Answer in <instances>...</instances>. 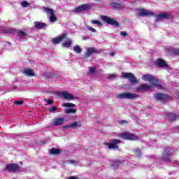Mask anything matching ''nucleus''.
Returning a JSON list of instances; mask_svg holds the SVG:
<instances>
[{
  "mask_svg": "<svg viewBox=\"0 0 179 179\" xmlns=\"http://www.w3.org/2000/svg\"><path fill=\"white\" fill-rule=\"evenodd\" d=\"M6 169L8 171H11V173H15V171H17V170H19V165L16 164H8L6 166Z\"/></svg>",
  "mask_w": 179,
  "mask_h": 179,
  "instance_id": "obj_13",
  "label": "nucleus"
},
{
  "mask_svg": "<svg viewBox=\"0 0 179 179\" xmlns=\"http://www.w3.org/2000/svg\"><path fill=\"white\" fill-rule=\"evenodd\" d=\"M119 136L122 139H126L127 141H138L139 139L138 136L129 133L120 134Z\"/></svg>",
  "mask_w": 179,
  "mask_h": 179,
  "instance_id": "obj_5",
  "label": "nucleus"
},
{
  "mask_svg": "<svg viewBox=\"0 0 179 179\" xmlns=\"http://www.w3.org/2000/svg\"><path fill=\"white\" fill-rule=\"evenodd\" d=\"M173 52V54H176V55H179V49H174Z\"/></svg>",
  "mask_w": 179,
  "mask_h": 179,
  "instance_id": "obj_38",
  "label": "nucleus"
},
{
  "mask_svg": "<svg viewBox=\"0 0 179 179\" xmlns=\"http://www.w3.org/2000/svg\"><path fill=\"white\" fill-rule=\"evenodd\" d=\"M29 3H27V1H23L22 3V6L23 7V8H27V6H29Z\"/></svg>",
  "mask_w": 179,
  "mask_h": 179,
  "instance_id": "obj_35",
  "label": "nucleus"
},
{
  "mask_svg": "<svg viewBox=\"0 0 179 179\" xmlns=\"http://www.w3.org/2000/svg\"><path fill=\"white\" fill-rule=\"evenodd\" d=\"M110 5L112 8H120V6H121V4L120 3H117L115 1L111 2Z\"/></svg>",
  "mask_w": 179,
  "mask_h": 179,
  "instance_id": "obj_27",
  "label": "nucleus"
},
{
  "mask_svg": "<svg viewBox=\"0 0 179 179\" xmlns=\"http://www.w3.org/2000/svg\"><path fill=\"white\" fill-rule=\"evenodd\" d=\"M94 1H100V0H94Z\"/></svg>",
  "mask_w": 179,
  "mask_h": 179,
  "instance_id": "obj_48",
  "label": "nucleus"
},
{
  "mask_svg": "<svg viewBox=\"0 0 179 179\" xmlns=\"http://www.w3.org/2000/svg\"><path fill=\"white\" fill-rule=\"evenodd\" d=\"M89 9H90V3L83 4L74 9V13H80V12H85V10H89Z\"/></svg>",
  "mask_w": 179,
  "mask_h": 179,
  "instance_id": "obj_9",
  "label": "nucleus"
},
{
  "mask_svg": "<svg viewBox=\"0 0 179 179\" xmlns=\"http://www.w3.org/2000/svg\"><path fill=\"white\" fill-rule=\"evenodd\" d=\"M44 101H46L48 104H50V105L53 104V102L52 101H51V99H45Z\"/></svg>",
  "mask_w": 179,
  "mask_h": 179,
  "instance_id": "obj_37",
  "label": "nucleus"
},
{
  "mask_svg": "<svg viewBox=\"0 0 179 179\" xmlns=\"http://www.w3.org/2000/svg\"><path fill=\"white\" fill-rule=\"evenodd\" d=\"M121 78L123 79H128L131 83H139V81L131 73H122Z\"/></svg>",
  "mask_w": 179,
  "mask_h": 179,
  "instance_id": "obj_6",
  "label": "nucleus"
},
{
  "mask_svg": "<svg viewBox=\"0 0 179 179\" xmlns=\"http://www.w3.org/2000/svg\"><path fill=\"white\" fill-rule=\"evenodd\" d=\"M87 29L90 30V31H92V33H96V29L92 27H88Z\"/></svg>",
  "mask_w": 179,
  "mask_h": 179,
  "instance_id": "obj_33",
  "label": "nucleus"
},
{
  "mask_svg": "<svg viewBox=\"0 0 179 179\" xmlns=\"http://www.w3.org/2000/svg\"><path fill=\"white\" fill-rule=\"evenodd\" d=\"M109 55L114 57V55H115V52H110Z\"/></svg>",
  "mask_w": 179,
  "mask_h": 179,
  "instance_id": "obj_43",
  "label": "nucleus"
},
{
  "mask_svg": "<svg viewBox=\"0 0 179 179\" xmlns=\"http://www.w3.org/2000/svg\"><path fill=\"white\" fill-rule=\"evenodd\" d=\"M59 96L62 99H64V100H73V99H75V96H73V95L66 91L59 92Z\"/></svg>",
  "mask_w": 179,
  "mask_h": 179,
  "instance_id": "obj_11",
  "label": "nucleus"
},
{
  "mask_svg": "<svg viewBox=\"0 0 179 179\" xmlns=\"http://www.w3.org/2000/svg\"><path fill=\"white\" fill-rule=\"evenodd\" d=\"M24 38H26V32L22 30L17 31V40L18 41H24Z\"/></svg>",
  "mask_w": 179,
  "mask_h": 179,
  "instance_id": "obj_15",
  "label": "nucleus"
},
{
  "mask_svg": "<svg viewBox=\"0 0 179 179\" xmlns=\"http://www.w3.org/2000/svg\"><path fill=\"white\" fill-rule=\"evenodd\" d=\"M120 36H122V37L127 36V31H121Z\"/></svg>",
  "mask_w": 179,
  "mask_h": 179,
  "instance_id": "obj_40",
  "label": "nucleus"
},
{
  "mask_svg": "<svg viewBox=\"0 0 179 179\" xmlns=\"http://www.w3.org/2000/svg\"><path fill=\"white\" fill-rule=\"evenodd\" d=\"M145 82H149L152 85L148 84H143L136 88L137 92H143V90H149L152 86L158 89V90H164L165 87L163 85H159V79L152 75L143 74L141 77Z\"/></svg>",
  "mask_w": 179,
  "mask_h": 179,
  "instance_id": "obj_1",
  "label": "nucleus"
},
{
  "mask_svg": "<svg viewBox=\"0 0 179 179\" xmlns=\"http://www.w3.org/2000/svg\"><path fill=\"white\" fill-rule=\"evenodd\" d=\"M57 107L52 106L50 109H49V113H54V111H57Z\"/></svg>",
  "mask_w": 179,
  "mask_h": 179,
  "instance_id": "obj_31",
  "label": "nucleus"
},
{
  "mask_svg": "<svg viewBox=\"0 0 179 179\" xmlns=\"http://www.w3.org/2000/svg\"><path fill=\"white\" fill-rule=\"evenodd\" d=\"M93 52H96V50H94V48H90L88 49H87L84 57L85 58H89V57H91L92 54H93Z\"/></svg>",
  "mask_w": 179,
  "mask_h": 179,
  "instance_id": "obj_18",
  "label": "nucleus"
},
{
  "mask_svg": "<svg viewBox=\"0 0 179 179\" xmlns=\"http://www.w3.org/2000/svg\"><path fill=\"white\" fill-rule=\"evenodd\" d=\"M72 45V40L71 39H67L66 42L62 43L63 47L65 48H69V47H71Z\"/></svg>",
  "mask_w": 179,
  "mask_h": 179,
  "instance_id": "obj_22",
  "label": "nucleus"
},
{
  "mask_svg": "<svg viewBox=\"0 0 179 179\" xmlns=\"http://www.w3.org/2000/svg\"><path fill=\"white\" fill-rule=\"evenodd\" d=\"M50 155H59L61 153V150L59 149H51L50 152Z\"/></svg>",
  "mask_w": 179,
  "mask_h": 179,
  "instance_id": "obj_25",
  "label": "nucleus"
},
{
  "mask_svg": "<svg viewBox=\"0 0 179 179\" xmlns=\"http://www.w3.org/2000/svg\"><path fill=\"white\" fill-rule=\"evenodd\" d=\"M44 12L48 15H50V22H55L57 20V17L54 15V10L50 8L44 7Z\"/></svg>",
  "mask_w": 179,
  "mask_h": 179,
  "instance_id": "obj_10",
  "label": "nucleus"
},
{
  "mask_svg": "<svg viewBox=\"0 0 179 179\" xmlns=\"http://www.w3.org/2000/svg\"><path fill=\"white\" fill-rule=\"evenodd\" d=\"M68 179H79V178H78L76 176H70L68 178Z\"/></svg>",
  "mask_w": 179,
  "mask_h": 179,
  "instance_id": "obj_42",
  "label": "nucleus"
},
{
  "mask_svg": "<svg viewBox=\"0 0 179 179\" xmlns=\"http://www.w3.org/2000/svg\"><path fill=\"white\" fill-rule=\"evenodd\" d=\"M156 64L159 67L167 66V64H166V62H164V60L162 59H157Z\"/></svg>",
  "mask_w": 179,
  "mask_h": 179,
  "instance_id": "obj_21",
  "label": "nucleus"
},
{
  "mask_svg": "<svg viewBox=\"0 0 179 179\" xmlns=\"http://www.w3.org/2000/svg\"><path fill=\"white\" fill-rule=\"evenodd\" d=\"M62 107L70 108L64 109V112L66 114H76V109H75V107H76V105H75L72 103H64L62 104Z\"/></svg>",
  "mask_w": 179,
  "mask_h": 179,
  "instance_id": "obj_3",
  "label": "nucleus"
},
{
  "mask_svg": "<svg viewBox=\"0 0 179 179\" xmlns=\"http://www.w3.org/2000/svg\"><path fill=\"white\" fill-rule=\"evenodd\" d=\"M162 19H170V15H169L168 13H161L159 14Z\"/></svg>",
  "mask_w": 179,
  "mask_h": 179,
  "instance_id": "obj_28",
  "label": "nucleus"
},
{
  "mask_svg": "<svg viewBox=\"0 0 179 179\" xmlns=\"http://www.w3.org/2000/svg\"><path fill=\"white\" fill-rule=\"evenodd\" d=\"M22 73L26 76H34L36 75L34 71L30 69H24Z\"/></svg>",
  "mask_w": 179,
  "mask_h": 179,
  "instance_id": "obj_17",
  "label": "nucleus"
},
{
  "mask_svg": "<svg viewBox=\"0 0 179 179\" xmlns=\"http://www.w3.org/2000/svg\"><path fill=\"white\" fill-rule=\"evenodd\" d=\"M34 26L36 27V29H37L38 30H40L41 29H44V27H45L47 26V24H45V23L44 22H34Z\"/></svg>",
  "mask_w": 179,
  "mask_h": 179,
  "instance_id": "obj_19",
  "label": "nucleus"
},
{
  "mask_svg": "<svg viewBox=\"0 0 179 179\" xmlns=\"http://www.w3.org/2000/svg\"><path fill=\"white\" fill-rule=\"evenodd\" d=\"M73 50L74 52H76L77 54H80L82 52V48H80L79 45L73 47Z\"/></svg>",
  "mask_w": 179,
  "mask_h": 179,
  "instance_id": "obj_24",
  "label": "nucleus"
},
{
  "mask_svg": "<svg viewBox=\"0 0 179 179\" xmlns=\"http://www.w3.org/2000/svg\"><path fill=\"white\" fill-rule=\"evenodd\" d=\"M95 71H96V67H90V73H94Z\"/></svg>",
  "mask_w": 179,
  "mask_h": 179,
  "instance_id": "obj_36",
  "label": "nucleus"
},
{
  "mask_svg": "<svg viewBox=\"0 0 179 179\" xmlns=\"http://www.w3.org/2000/svg\"><path fill=\"white\" fill-rule=\"evenodd\" d=\"M64 124V118L63 117H56L53 120L52 124L55 127H58L59 125H62Z\"/></svg>",
  "mask_w": 179,
  "mask_h": 179,
  "instance_id": "obj_16",
  "label": "nucleus"
},
{
  "mask_svg": "<svg viewBox=\"0 0 179 179\" xmlns=\"http://www.w3.org/2000/svg\"><path fill=\"white\" fill-rule=\"evenodd\" d=\"M115 78H117V75L115 74H110L108 77L109 79H115Z\"/></svg>",
  "mask_w": 179,
  "mask_h": 179,
  "instance_id": "obj_32",
  "label": "nucleus"
},
{
  "mask_svg": "<svg viewBox=\"0 0 179 179\" xmlns=\"http://www.w3.org/2000/svg\"><path fill=\"white\" fill-rule=\"evenodd\" d=\"M168 117L169 120H171V121H174V120H177V115L174 113H169L168 115Z\"/></svg>",
  "mask_w": 179,
  "mask_h": 179,
  "instance_id": "obj_26",
  "label": "nucleus"
},
{
  "mask_svg": "<svg viewBox=\"0 0 179 179\" xmlns=\"http://www.w3.org/2000/svg\"><path fill=\"white\" fill-rule=\"evenodd\" d=\"M154 96L155 97L156 100H166L167 99V95L164 94H155Z\"/></svg>",
  "mask_w": 179,
  "mask_h": 179,
  "instance_id": "obj_20",
  "label": "nucleus"
},
{
  "mask_svg": "<svg viewBox=\"0 0 179 179\" xmlns=\"http://www.w3.org/2000/svg\"><path fill=\"white\" fill-rule=\"evenodd\" d=\"M120 143H121V141L118 139H110V143H104V145L108 146V149L115 150V149H119L118 144Z\"/></svg>",
  "mask_w": 179,
  "mask_h": 179,
  "instance_id": "obj_4",
  "label": "nucleus"
},
{
  "mask_svg": "<svg viewBox=\"0 0 179 179\" xmlns=\"http://www.w3.org/2000/svg\"><path fill=\"white\" fill-rule=\"evenodd\" d=\"M92 23L93 24H97V26H99V27H101V26H103V24H101V22L98 20H92Z\"/></svg>",
  "mask_w": 179,
  "mask_h": 179,
  "instance_id": "obj_29",
  "label": "nucleus"
},
{
  "mask_svg": "<svg viewBox=\"0 0 179 179\" xmlns=\"http://www.w3.org/2000/svg\"><path fill=\"white\" fill-rule=\"evenodd\" d=\"M64 128H71L70 124H66V125L64 127Z\"/></svg>",
  "mask_w": 179,
  "mask_h": 179,
  "instance_id": "obj_44",
  "label": "nucleus"
},
{
  "mask_svg": "<svg viewBox=\"0 0 179 179\" xmlns=\"http://www.w3.org/2000/svg\"><path fill=\"white\" fill-rule=\"evenodd\" d=\"M14 89H16V87H14Z\"/></svg>",
  "mask_w": 179,
  "mask_h": 179,
  "instance_id": "obj_47",
  "label": "nucleus"
},
{
  "mask_svg": "<svg viewBox=\"0 0 179 179\" xmlns=\"http://www.w3.org/2000/svg\"><path fill=\"white\" fill-rule=\"evenodd\" d=\"M101 19L103 22H105V23H108V24H113V26H116V27L120 26V24L117 21L114 19L110 18L108 16L102 15L101 16Z\"/></svg>",
  "mask_w": 179,
  "mask_h": 179,
  "instance_id": "obj_7",
  "label": "nucleus"
},
{
  "mask_svg": "<svg viewBox=\"0 0 179 179\" xmlns=\"http://www.w3.org/2000/svg\"><path fill=\"white\" fill-rule=\"evenodd\" d=\"M117 99H120V100H135V99H138L139 95L134 93L129 92H123L117 94Z\"/></svg>",
  "mask_w": 179,
  "mask_h": 179,
  "instance_id": "obj_2",
  "label": "nucleus"
},
{
  "mask_svg": "<svg viewBox=\"0 0 179 179\" xmlns=\"http://www.w3.org/2000/svg\"><path fill=\"white\" fill-rule=\"evenodd\" d=\"M66 37V34H63L59 35L58 37L53 38L52 40V44H55V45H57V44H59L62 40H64Z\"/></svg>",
  "mask_w": 179,
  "mask_h": 179,
  "instance_id": "obj_12",
  "label": "nucleus"
},
{
  "mask_svg": "<svg viewBox=\"0 0 179 179\" xmlns=\"http://www.w3.org/2000/svg\"><path fill=\"white\" fill-rule=\"evenodd\" d=\"M162 20V16H160V14L157 15V17H156L157 22H158V20Z\"/></svg>",
  "mask_w": 179,
  "mask_h": 179,
  "instance_id": "obj_41",
  "label": "nucleus"
},
{
  "mask_svg": "<svg viewBox=\"0 0 179 179\" xmlns=\"http://www.w3.org/2000/svg\"><path fill=\"white\" fill-rule=\"evenodd\" d=\"M14 103L15 104H17V106H22V104H23V101H15Z\"/></svg>",
  "mask_w": 179,
  "mask_h": 179,
  "instance_id": "obj_34",
  "label": "nucleus"
},
{
  "mask_svg": "<svg viewBox=\"0 0 179 179\" xmlns=\"http://www.w3.org/2000/svg\"><path fill=\"white\" fill-rule=\"evenodd\" d=\"M134 153H135L136 156H137V157H141V150L136 149L134 150Z\"/></svg>",
  "mask_w": 179,
  "mask_h": 179,
  "instance_id": "obj_30",
  "label": "nucleus"
},
{
  "mask_svg": "<svg viewBox=\"0 0 179 179\" xmlns=\"http://www.w3.org/2000/svg\"><path fill=\"white\" fill-rule=\"evenodd\" d=\"M68 163H70V164H76V163H78L75 160H70V161H67Z\"/></svg>",
  "mask_w": 179,
  "mask_h": 179,
  "instance_id": "obj_39",
  "label": "nucleus"
},
{
  "mask_svg": "<svg viewBox=\"0 0 179 179\" xmlns=\"http://www.w3.org/2000/svg\"><path fill=\"white\" fill-rule=\"evenodd\" d=\"M162 160L164 162H169V160H170V149L166 148L164 150Z\"/></svg>",
  "mask_w": 179,
  "mask_h": 179,
  "instance_id": "obj_14",
  "label": "nucleus"
},
{
  "mask_svg": "<svg viewBox=\"0 0 179 179\" xmlns=\"http://www.w3.org/2000/svg\"><path fill=\"white\" fill-rule=\"evenodd\" d=\"M137 10L139 12L138 16L140 17L146 16L147 17H149L150 16H155V13L153 12L145 10V8H138Z\"/></svg>",
  "mask_w": 179,
  "mask_h": 179,
  "instance_id": "obj_8",
  "label": "nucleus"
},
{
  "mask_svg": "<svg viewBox=\"0 0 179 179\" xmlns=\"http://www.w3.org/2000/svg\"><path fill=\"white\" fill-rule=\"evenodd\" d=\"M79 127H80V122L70 123V128H79Z\"/></svg>",
  "mask_w": 179,
  "mask_h": 179,
  "instance_id": "obj_23",
  "label": "nucleus"
},
{
  "mask_svg": "<svg viewBox=\"0 0 179 179\" xmlns=\"http://www.w3.org/2000/svg\"><path fill=\"white\" fill-rule=\"evenodd\" d=\"M120 122H121V124H125L127 122H125L124 120H122V121H121Z\"/></svg>",
  "mask_w": 179,
  "mask_h": 179,
  "instance_id": "obj_45",
  "label": "nucleus"
},
{
  "mask_svg": "<svg viewBox=\"0 0 179 179\" xmlns=\"http://www.w3.org/2000/svg\"><path fill=\"white\" fill-rule=\"evenodd\" d=\"M0 30H3V27L0 26Z\"/></svg>",
  "mask_w": 179,
  "mask_h": 179,
  "instance_id": "obj_46",
  "label": "nucleus"
}]
</instances>
